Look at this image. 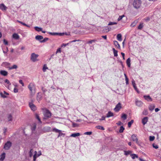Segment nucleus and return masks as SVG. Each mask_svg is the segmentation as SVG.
<instances>
[{"instance_id":"nucleus-1","label":"nucleus","mask_w":161,"mask_h":161,"mask_svg":"<svg viewBox=\"0 0 161 161\" xmlns=\"http://www.w3.org/2000/svg\"><path fill=\"white\" fill-rule=\"evenodd\" d=\"M28 87L31 92V95L32 96H34L36 93V87L34 84L31 83L29 85Z\"/></svg>"},{"instance_id":"nucleus-2","label":"nucleus","mask_w":161,"mask_h":161,"mask_svg":"<svg viewBox=\"0 0 161 161\" xmlns=\"http://www.w3.org/2000/svg\"><path fill=\"white\" fill-rule=\"evenodd\" d=\"M142 2L141 0H134L133 3V6L134 8L138 9L141 6Z\"/></svg>"},{"instance_id":"nucleus-3","label":"nucleus","mask_w":161,"mask_h":161,"mask_svg":"<svg viewBox=\"0 0 161 161\" xmlns=\"http://www.w3.org/2000/svg\"><path fill=\"white\" fill-rule=\"evenodd\" d=\"M44 119H46L47 118H49L51 116V113L48 110H46L44 113Z\"/></svg>"},{"instance_id":"nucleus-4","label":"nucleus","mask_w":161,"mask_h":161,"mask_svg":"<svg viewBox=\"0 0 161 161\" xmlns=\"http://www.w3.org/2000/svg\"><path fill=\"white\" fill-rule=\"evenodd\" d=\"M39 56L38 55L34 53H32L31 56V59L33 62H35L37 61V58Z\"/></svg>"},{"instance_id":"nucleus-5","label":"nucleus","mask_w":161,"mask_h":161,"mask_svg":"<svg viewBox=\"0 0 161 161\" xmlns=\"http://www.w3.org/2000/svg\"><path fill=\"white\" fill-rule=\"evenodd\" d=\"M12 145V143L10 141H8L4 145V148L5 150H8Z\"/></svg>"},{"instance_id":"nucleus-6","label":"nucleus","mask_w":161,"mask_h":161,"mask_svg":"<svg viewBox=\"0 0 161 161\" xmlns=\"http://www.w3.org/2000/svg\"><path fill=\"white\" fill-rule=\"evenodd\" d=\"M121 108V104L120 103H119L116 105L115 107L114 108V110L116 112H118Z\"/></svg>"},{"instance_id":"nucleus-7","label":"nucleus","mask_w":161,"mask_h":161,"mask_svg":"<svg viewBox=\"0 0 161 161\" xmlns=\"http://www.w3.org/2000/svg\"><path fill=\"white\" fill-rule=\"evenodd\" d=\"M29 105L30 107L33 111H34L36 109V106L32 102L29 103Z\"/></svg>"},{"instance_id":"nucleus-8","label":"nucleus","mask_w":161,"mask_h":161,"mask_svg":"<svg viewBox=\"0 0 161 161\" xmlns=\"http://www.w3.org/2000/svg\"><path fill=\"white\" fill-rule=\"evenodd\" d=\"M39 154H38L37 155V152L36 151H35V154L33 156V161H35L36 160V158L37 157L39 156L40 155H41V152H39Z\"/></svg>"},{"instance_id":"nucleus-9","label":"nucleus","mask_w":161,"mask_h":161,"mask_svg":"<svg viewBox=\"0 0 161 161\" xmlns=\"http://www.w3.org/2000/svg\"><path fill=\"white\" fill-rule=\"evenodd\" d=\"M137 136L135 134H133L131 136V139L133 141H137L138 139L137 138Z\"/></svg>"},{"instance_id":"nucleus-10","label":"nucleus","mask_w":161,"mask_h":161,"mask_svg":"<svg viewBox=\"0 0 161 161\" xmlns=\"http://www.w3.org/2000/svg\"><path fill=\"white\" fill-rule=\"evenodd\" d=\"M0 8L3 11L6 10L7 8L3 3L0 4Z\"/></svg>"},{"instance_id":"nucleus-11","label":"nucleus","mask_w":161,"mask_h":161,"mask_svg":"<svg viewBox=\"0 0 161 161\" xmlns=\"http://www.w3.org/2000/svg\"><path fill=\"white\" fill-rule=\"evenodd\" d=\"M0 74L4 76H6L8 75V73L5 70H1L0 71Z\"/></svg>"},{"instance_id":"nucleus-12","label":"nucleus","mask_w":161,"mask_h":161,"mask_svg":"<svg viewBox=\"0 0 161 161\" xmlns=\"http://www.w3.org/2000/svg\"><path fill=\"white\" fill-rule=\"evenodd\" d=\"M136 104L137 106L141 107L142 106L143 103L141 101L136 100Z\"/></svg>"},{"instance_id":"nucleus-13","label":"nucleus","mask_w":161,"mask_h":161,"mask_svg":"<svg viewBox=\"0 0 161 161\" xmlns=\"http://www.w3.org/2000/svg\"><path fill=\"white\" fill-rule=\"evenodd\" d=\"M148 118L147 117H145L142 119V122L143 125H145L147 123L148 121Z\"/></svg>"},{"instance_id":"nucleus-14","label":"nucleus","mask_w":161,"mask_h":161,"mask_svg":"<svg viewBox=\"0 0 161 161\" xmlns=\"http://www.w3.org/2000/svg\"><path fill=\"white\" fill-rule=\"evenodd\" d=\"M144 97L145 99L147 100V101H152V98L149 95H145L144 96Z\"/></svg>"},{"instance_id":"nucleus-15","label":"nucleus","mask_w":161,"mask_h":161,"mask_svg":"<svg viewBox=\"0 0 161 161\" xmlns=\"http://www.w3.org/2000/svg\"><path fill=\"white\" fill-rule=\"evenodd\" d=\"M114 45H115V46L117 47L120 49V46L118 42L116 41H114Z\"/></svg>"},{"instance_id":"nucleus-16","label":"nucleus","mask_w":161,"mask_h":161,"mask_svg":"<svg viewBox=\"0 0 161 161\" xmlns=\"http://www.w3.org/2000/svg\"><path fill=\"white\" fill-rule=\"evenodd\" d=\"M13 37L15 39H18L19 38V36L16 33H14L13 35Z\"/></svg>"},{"instance_id":"nucleus-17","label":"nucleus","mask_w":161,"mask_h":161,"mask_svg":"<svg viewBox=\"0 0 161 161\" xmlns=\"http://www.w3.org/2000/svg\"><path fill=\"white\" fill-rule=\"evenodd\" d=\"M5 157V153H3L1 156L0 160L3 161Z\"/></svg>"},{"instance_id":"nucleus-18","label":"nucleus","mask_w":161,"mask_h":161,"mask_svg":"<svg viewBox=\"0 0 161 161\" xmlns=\"http://www.w3.org/2000/svg\"><path fill=\"white\" fill-rule=\"evenodd\" d=\"M35 39L37 40L40 41L43 39V37L42 36L37 35L35 37Z\"/></svg>"},{"instance_id":"nucleus-19","label":"nucleus","mask_w":161,"mask_h":161,"mask_svg":"<svg viewBox=\"0 0 161 161\" xmlns=\"http://www.w3.org/2000/svg\"><path fill=\"white\" fill-rule=\"evenodd\" d=\"M36 118V119L39 121V123L40 124H41L42 122L41 121V119L38 114H36L35 115Z\"/></svg>"},{"instance_id":"nucleus-20","label":"nucleus","mask_w":161,"mask_h":161,"mask_svg":"<svg viewBox=\"0 0 161 161\" xmlns=\"http://www.w3.org/2000/svg\"><path fill=\"white\" fill-rule=\"evenodd\" d=\"M80 135V133H75L72 134L70 136L71 137H75L76 136H79Z\"/></svg>"},{"instance_id":"nucleus-21","label":"nucleus","mask_w":161,"mask_h":161,"mask_svg":"<svg viewBox=\"0 0 161 161\" xmlns=\"http://www.w3.org/2000/svg\"><path fill=\"white\" fill-rule=\"evenodd\" d=\"M132 84L133 85V86L134 87V88L135 89L137 92H138V91L137 90V89L136 86V84L135 83V82L134 80H132Z\"/></svg>"},{"instance_id":"nucleus-22","label":"nucleus","mask_w":161,"mask_h":161,"mask_svg":"<svg viewBox=\"0 0 161 161\" xmlns=\"http://www.w3.org/2000/svg\"><path fill=\"white\" fill-rule=\"evenodd\" d=\"M113 116V113L111 112H109L107 114L106 117L107 118H109L110 117H111Z\"/></svg>"},{"instance_id":"nucleus-23","label":"nucleus","mask_w":161,"mask_h":161,"mask_svg":"<svg viewBox=\"0 0 161 161\" xmlns=\"http://www.w3.org/2000/svg\"><path fill=\"white\" fill-rule=\"evenodd\" d=\"M130 58H128L126 60V64L129 67H130Z\"/></svg>"},{"instance_id":"nucleus-24","label":"nucleus","mask_w":161,"mask_h":161,"mask_svg":"<svg viewBox=\"0 0 161 161\" xmlns=\"http://www.w3.org/2000/svg\"><path fill=\"white\" fill-rule=\"evenodd\" d=\"M117 40L120 41H122V36L120 34H118L117 36Z\"/></svg>"},{"instance_id":"nucleus-25","label":"nucleus","mask_w":161,"mask_h":161,"mask_svg":"<svg viewBox=\"0 0 161 161\" xmlns=\"http://www.w3.org/2000/svg\"><path fill=\"white\" fill-rule=\"evenodd\" d=\"M155 107V106L154 105L151 104L150 105L149 108L150 110L152 111L153 110Z\"/></svg>"},{"instance_id":"nucleus-26","label":"nucleus","mask_w":161,"mask_h":161,"mask_svg":"<svg viewBox=\"0 0 161 161\" xmlns=\"http://www.w3.org/2000/svg\"><path fill=\"white\" fill-rule=\"evenodd\" d=\"M34 28L36 31L38 32L42 31V28L39 27L38 26L35 27Z\"/></svg>"},{"instance_id":"nucleus-27","label":"nucleus","mask_w":161,"mask_h":161,"mask_svg":"<svg viewBox=\"0 0 161 161\" xmlns=\"http://www.w3.org/2000/svg\"><path fill=\"white\" fill-rule=\"evenodd\" d=\"M113 51L114 56L115 57L117 56H118V53H117L118 51H117L115 50V49L114 48H113Z\"/></svg>"},{"instance_id":"nucleus-28","label":"nucleus","mask_w":161,"mask_h":161,"mask_svg":"<svg viewBox=\"0 0 161 161\" xmlns=\"http://www.w3.org/2000/svg\"><path fill=\"white\" fill-rule=\"evenodd\" d=\"M17 66L16 65H14L12 67H9V69L11 70L13 69H16L17 68Z\"/></svg>"},{"instance_id":"nucleus-29","label":"nucleus","mask_w":161,"mask_h":161,"mask_svg":"<svg viewBox=\"0 0 161 161\" xmlns=\"http://www.w3.org/2000/svg\"><path fill=\"white\" fill-rule=\"evenodd\" d=\"M131 156L132 158L133 159H135V158H138V156L137 155L135 154H133L131 155Z\"/></svg>"},{"instance_id":"nucleus-30","label":"nucleus","mask_w":161,"mask_h":161,"mask_svg":"<svg viewBox=\"0 0 161 161\" xmlns=\"http://www.w3.org/2000/svg\"><path fill=\"white\" fill-rule=\"evenodd\" d=\"M121 118L123 119L124 120H125L127 118V115L125 114H123L121 117Z\"/></svg>"},{"instance_id":"nucleus-31","label":"nucleus","mask_w":161,"mask_h":161,"mask_svg":"<svg viewBox=\"0 0 161 161\" xmlns=\"http://www.w3.org/2000/svg\"><path fill=\"white\" fill-rule=\"evenodd\" d=\"M8 121H12V117L11 114H9L8 117Z\"/></svg>"},{"instance_id":"nucleus-32","label":"nucleus","mask_w":161,"mask_h":161,"mask_svg":"<svg viewBox=\"0 0 161 161\" xmlns=\"http://www.w3.org/2000/svg\"><path fill=\"white\" fill-rule=\"evenodd\" d=\"M53 131L56 133H59V132H61V130H59L56 128H54L53 129Z\"/></svg>"},{"instance_id":"nucleus-33","label":"nucleus","mask_w":161,"mask_h":161,"mask_svg":"<svg viewBox=\"0 0 161 161\" xmlns=\"http://www.w3.org/2000/svg\"><path fill=\"white\" fill-rule=\"evenodd\" d=\"M134 121L133 120H131L130 122H129L128 123V126L129 127H130L132 124L133 123Z\"/></svg>"},{"instance_id":"nucleus-34","label":"nucleus","mask_w":161,"mask_h":161,"mask_svg":"<svg viewBox=\"0 0 161 161\" xmlns=\"http://www.w3.org/2000/svg\"><path fill=\"white\" fill-rule=\"evenodd\" d=\"M97 41V40L96 39H93L91 40V41H90L87 42V43L91 44L93 42H95Z\"/></svg>"},{"instance_id":"nucleus-35","label":"nucleus","mask_w":161,"mask_h":161,"mask_svg":"<svg viewBox=\"0 0 161 161\" xmlns=\"http://www.w3.org/2000/svg\"><path fill=\"white\" fill-rule=\"evenodd\" d=\"M96 127V128H97L98 129H101V130H104V127L103 126H100V125L97 126Z\"/></svg>"},{"instance_id":"nucleus-36","label":"nucleus","mask_w":161,"mask_h":161,"mask_svg":"<svg viewBox=\"0 0 161 161\" xmlns=\"http://www.w3.org/2000/svg\"><path fill=\"white\" fill-rule=\"evenodd\" d=\"M148 111L147 109H144L142 112L143 114L145 115H147L148 114Z\"/></svg>"},{"instance_id":"nucleus-37","label":"nucleus","mask_w":161,"mask_h":161,"mask_svg":"<svg viewBox=\"0 0 161 161\" xmlns=\"http://www.w3.org/2000/svg\"><path fill=\"white\" fill-rule=\"evenodd\" d=\"M143 24L141 23L138 26V29L139 30H141L143 27Z\"/></svg>"},{"instance_id":"nucleus-38","label":"nucleus","mask_w":161,"mask_h":161,"mask_svg":"<svg viewBox=\"0 0 161 161\" xmlns=\"http://www.w3.org/2000/svg\"><path fill=\"white\" fill-rule=\"evenodd\" d=\"M131 153V152L130 151H125V155H129Z\"/></svg>"},{"instance_id":"nucleus-39","label":"nucleus","mask_w":161,"mask_h":161,"mask_svg":"<svg viewBox=\"0 0 161 161\" xmlns=\"http://www.w3.org/2000/svg\"><path fill=\"white\" fill-rule=\"evenodd\" d=\"M137 21H135L134 22H133V23H132L130 25V26L131 27H134V26H135L136 24H137Z\"/></svg>"},{"instance_id":"nucleus-40","label":"nucleus","mask_w":161,"mask_h":161,"mask_svg":"<svg viewBox=\"0 0 161 161\" xmlns=\"http://www.w3.org/2000/svg\"><path fill=\"white\" fill-rule=\"evenodd\" d=\"M33 152V149H31L29 152V155L30 157H31L32 156V153Z\"/></svg>"},{"instance_id":"nucleus-41","label":"nucleus","mask_w":161,"mask_h":161,"mask_svg":"<svg viewBox=\"0 0 161 161\" xmlns=\"http://www.w3.org/2000/svg\"><path fill=\"white\" fill-rule=\"evenodd\" d=\"M124 130V128L123 126H121L120 127V129L119 130V132L120 133H122L123 132Z\"/></svg>"},{"instance_id":"nucleus-42","label":"nucleus","mask_w":161,"mask_h":161,"mask_svg":"<svg viewBox=\"0 0 161 161\" xmlns=\"http://www.w3.org/2000/svg\"><path fill=\"white\" fill-rule=\"evenodd\" d=\"M48 40H49V38H48L46 37V38H44L43 40L40 41V42L41 43L44 42H46Z\"/></svg>"},{"instance_id":"nucleus-43","label":"nucleus","mask_w":161,"mask_h":161,"mask_svg":"<svg viewBox=\"0 0 161 161\" xmlns=\"http://www.w3.org/2000/svg\"><path fill=\"white\" fill-rule=\"evenodd\" d=\"M155 139V137L154 136H150L149 137V140L150 141H153L154 139Z\"/></svg>"},{"instance_id":"nucleus-44","label":"nucleus","mask_w":161,"mask_h":161,"mask_svg":"<svg viewBox=\"0 0 161 161\" xmlns=\"http://www.w3.org/2000/svg\"><path fill=\"white\" fill-rule=\"evenodd\" d=\"M117 24V23L115 22H110L108 24V25H116Z\"/></svg>"},{"instance_id":"nucleus-45","label":"nucleus","mask_w":161,"mask_h":161,"mask_svg":"<svg viewBox=\"0 0 161 161\" xmlns=\"http://www.w3.org/2000/svg\"><path fill=\"white\" fill-rule=\"evenodd\" d=\"M48 69V68L47 66H46L45 65H44L43 68V72H45L46 71V69Z\"/></svg>"},{"instance_id":"nucleus-46","label":"nucleus","mask_w":161,"mask_h":161,"mask_svg":"<svg viewBox=\"0 0 161 161\" xmlns=\"http://www.w3.org/2000/svg\"><path fill=\"white\" fill-rule=\"evenodd\" d=\"M4 82L5 83H7V84H8L9 85H11V83H10L9 80H8V79H6L4 80Z\"/></svg>"},{"instance_id":"nucleus-47","label":"nucleus","mask_w":161,"mask_h":161,"mask_svg":"<svg viewBox=\"0 0 161 161\" xmlns=\"http://www.w3.org/2000/svg\"><path fill=\"white\" fill-rule=\"evenodd\" d=\"M84 134L85 135H91L92 134V132H91V131H88V132H85Z\"/></svg>"},{"instance_id":"nucleus-48","label":"nucleus","mask_w":161,"mask_h":161,"mask_svg":"<svg viewBox=\"0 0 161 161\" xmlns=\"http://www.w3.org/2000/svg\"><path fill=\"white\" fill-rule=\"evenodd\" d=\"M72 125L73 127H78V125L75 123H73Z\"/></svg>"},{"instance_id":"nucleus-49","label":"nucleus","mask_w":161,"mask_h":161,"mask_svg":"<svg viewBox=\"0 0 161 161\" xmlns=\"http://www.w3.org/2000/svg\"><path fill=\"white\" fill-rule=\"evenodd\" d=\"M124 17V15H121V16H119V17L118 19V21H119L121 20Z\"/></svg>"},{"instance_id":"nucleus-50","label":"nucleus","mask_w":161,"mask_h":161,"mask_svg":"<svg viewBox=\"0 0 161 161\" xmlns=\"http://www.w3.org/2000/svg\"><path fill=\"white\" fill-rule=\"evenodd\" d=\"M48 33L52 35H53V36L57 35L58 34V33H54V32L52 33V32H48Z\"/></svg>"},{"instance_id":"nucleus-51","label":"nucleus","mask_w":161,"mask_h":161,"mask_svg":"<svg viewBox=\"0 0 161 161\" xmlns=\"http://www.w3.org/2000/svg\"><path fill=\"white\" fill-rule=\"evenodd\" d=\"M58 133H59V134L58 136V137H59L60 136H61L63 135V136H64V134L61 133V132H59Z\"/></svg>"},{"instance_id":"nucleus-52","label":"nucleus","mask_w":161,"mask_h":161,"mask_svg":"<svg viewBox=\"0 0 161 161\" xmlns=\"http://www.w3.org/2000/svg\"><path fill=\"white\" fill-rule=\"evenodd\" d=\"M136 143L139 146H141L142 144V142L140 141H138V140H137V141H136Z\"/></svg>"},{"instance_id":"nucleus-53","label":"nucleus","mask_w":161,"mask_h":161,"mask_svg":"<svg viewBox=\"0 0 161 161\" xmlns=\"http://www.w3.org/2000/svg\"><path fill=\"white\" fill-rule=\"evenodd\" d=\"M65 34V33H58V34L57 35H59L60 36H63Z\"/></svg>"},{"instance_id":"nucleus-54","label":"nucleus","mask_w":161,"mask_h":161,"mask_svg":"<svg viewBox=\"0 0 161 161\" xmlns=\"http://www.w3.org/2000/svg\"><path fill=\"white\" fill-rule=\"evenodd\" d=\"M39 93H37V100H40V98L41 97V96H39Z\"/></svg>"},{"instance_id":"nucleus-55","label":"nucleus","mask_w":161,"mask_h":161,"mask_svg":"<svg viewBox=\"0 0 161 161\" xmlns=\"http://www.w3.org/2000/svg\"><path fill=\"white\" fill-rule=\"evenodd\" d=\"M19 82L20 84H21L22 85V86H24V84L23 83V81H22V80H19Z\"/></svg>"},{"instance_id":"nucleus-56","label":"nucleus","mask_w":161,"mask_h":161,"mask_svg":"<svg viewBox=\"0 0 161 161\" xmlns=\"http://www.w3.org/2000/svg\"><path fill=\"white\" fill-rule=\"evenodd\" d=\"M153 147L155 149H157L158 148V146L157 145H155L154 144H153Z\"/></svg>"},{"instance_id":"nucleus-57","label":"nucleus","mask_w":161,"mask_h":161,"mask_svg":"<svg viewBox=\"0 0 161 161\" xmlns=\"http://www.w3.org/2000/svg\"><path fill=\"white\" fill-rule=\"evenodd\" d=\"M61 52V48H58V49H57V51L56 52V54H57L58 53H60Z\"/></svg>"},{"instance_id":"nucleus-58","label":"nucleus","mask_w":161,"mask_h":161,"mask_svg":"<svg viewBox=\"0 0 161 161\" xmlns=\"http://www.w3.org/2000/svg\"><path fill=\"white\" fill-rule=\"evenodd\" d=\"M14 93H17L18 92V89L16 88H14Z\"/></svg>"},{"instance_id":"nucleus-59","label":"nucleus","mask_w":161,"mask_h":161,"mask_svg":"<svg viewBox=\"0 0 161 161\" xmlns=\"http://www.w3.org/2000/svg\"><path fill=\"white\" fill-rule=\"evenodd\" d=\"M3 43L5 45H7L8 44V42L5 39L3 40Z\"/></svg>"},{"instance_id":"nucleus-60","label":"nucleus","mask_w":161,"mask_h":161,"mask_svg":"<svg viewBox=\"0 0 161 161\" xmlns=\"http://www.w3.org/2000/svg\"><path fill=\"white\" fill-rule=\"evenodd\" d=\"M125 79L126 81V84H128L129 79L128 78H125Z\"/></svg>"},{"instance_id":"nucleus-61","label":"nucleus","mask_w":161,"mask_h":161,"mask_svg":"<svg viewBox=\"0 0 161 161\" xmlns=\"http://www.w3.org/2000/svg\"><path fill=\"white\" fill-rule=\"evenodd\" d=\"M36 125H34L33 127L32 128V131H34L36 129Z\"/></svg>"},{"instance_id":"nucleus-62","label":"nucleus","mask_w":161,"mask_h":161,"mask_svg":"<svg viewBox=\"0 0 161 161\" xmlns=\"http://www.w3.org/2000/svg\"><path fill=\"white\" fill-rule=\"evenodd\" d=\"M105 117L103 116L102 118L99 119L100 120H104L105 119Z\"/></svg>"},{"instance_id":"nucleus-63","label":"nucleus","mask_w":161,"mask_h":161,"mask_svg":"<svg viewBox=\"0 0 161 161\" xmlns=\"http://www.w3.org/2000/svg\"><path fill=\"white\" fill-rule=\"evenodd\" d=\"M0 94L1 95V97H3L5 98L6 97V96L3 94L2 92H0Z\"/></svg>"},{"instance_id":"nucleus-64","label":"nucleus","mask_w":161,"mask_h":161,"mask_svg":"<svg viewBox=\"0 0 161 161\" xmlns=\"http://www.w3.org/2000/svg\"><path fill=\"white\" fill-rule=\"evenodd\" d=\"M121 54L122 55L123 59L124 60L125 59V53H121Z\"/></svg>"}]
</instances>
